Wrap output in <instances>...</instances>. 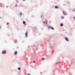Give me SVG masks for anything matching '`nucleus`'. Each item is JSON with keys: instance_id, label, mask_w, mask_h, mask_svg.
Here are the masks:
<instances>
[{"instance_id": "obj_20", "label": "nucleus", "mask_w": 75, "mask_h": 75, "mask_svg": "<svg viewBox=\"0 0 75 75\" xmlns=\"http://www.w3.org/2000/svg\"><path fill=\"white\" fill-rule=\"evenodd\" d=\"M73 12H74V11H75V9H73Z\"/></svg>"}, {"instance_id": "obj_36", "label": "nucleus", "mask_w": 75, "mask_h": 75, "mask_svg": "<svg viewBox=\"0 0 75 75\" xmlns=\"http://www.w3.org/2000/svg\"><path fill=\"white\" fill-rule=\"evenodd\" d=\"M50 47V48H51V47Z\"/></svg>"}, {"instance_id": "obj_18", "label": "nucleus", "mask_w": 75, "mask_h": 75, "mask_svg": "<svg viewBox=\"0 0 75 75\" xmlns=\"http://www.w3.org/2000/svg\"><path fill=\"white\" fill-rule=\"evenodd\" d=\"M33 28V29H34V30H35V29L36 30V27H35V28Z\"/></svg>"}, {"instance_id": "obj_38", "label": "nucleus", "mask_w": 75, "mask_h": 75, "mask_svg": "<svg viewBox=\"0 0 75 75\" xmlns=\"http://www.w3.org/2000/svg\"><path fill=\"white\" fill-rule=\"evenodd\" d=\"M48 42H49V40L48 41Z\"/></svg>"}, {"instance_id": "obj_29", "label": "nucleus", "mask_w": 75, "mask_h": 75, "mask_svg": "<svg viewBox=\"0 0 75 75\" xmlns=\"http://www.w3.org/2000/svg\"><path fill=\"white\" fill-rule=\"evenodd\" d=\"M28 75H30V74H28Z\"/></svg>"}, {"instance_id": "obj_39", "label": "nucleus", "mask_w": 75, "mask_h": 75, "mask_svg": "<svg viewBox=\"0 0 75 75\" xmlns=\"http://www.w3.org/2000/svg\"><path fill=\"white\" fill-rule=\"evenodd\" d=\"M72 33H71V34H72Z\"/></svg>"}, {"instance_id": "obj_3", "label": "nucleus", "mask_w": 75, "mask_h": 75, "mask_svg": "<svg viewBox=\"0 0 75 75\" xmlns=\"http://www.w3.org/2000/svg\"><path fill=\"white\" fill-rule=\"evenodd\" d=\"M25 37L26 38H27L28 37V32H26L25 33Z\"/></svg>"}, {"instance_id": "obj_25", "label": "nucleus", "mask_w": 75, "mask_h": 75, "mask_svg": "<svg viewBox=\"0 0 75 75\" xmlns=\"http://www.w3.org/2000/svg\"><path fill=\"white\" fill-rule=\"evenodd\" d=\"M16 7H17V6H18V5H15Z\"/></svg>"}, {"instance_id": "obj_11", "label": "nucleus", "mask_w": 75, "mask_h": 75, "mask_svg": "<svg viewBox=\"0 0 75 75\" xmlns=\"http://www.w3.org/2000/svg\"><path fill=\"white\" fill-rule=\"evenodd\" d=\"M18 70H21V68L20 67H18Z\"/></svg>"}, {"instance_id": "obj_30", "label": "nucleus", "mask_w": 75, "mask_h": 75, "mask_svg": "<svg viewBox=\"0 0 75 75\" xmlns=\"http://www.w3.org/2000/svg\"><path fill=\"white\" fill-rule=\"evenodd\" d=\"M51 21H49V23H51Z\"/></svg>"}, {"instance_id": "obj_35", "label": "nucleus", "mask_w": 75, "mask_h": 75, "mask_svg": "<svg viewBox=\"0 0 75 75\" xmlns=\"http://www.w3.org/2000/svg\"><path fill=\"white\" fill-rule=\"evenodd\" d=\"M35 47H36V46H34Z\"/></svg>"}, {"instance_id": "obj_19", "label": "nucleus", "mask_w": 75, "mask_h": 75, "mask_svg": "<svg viewBox=\"0 0 75 75\" xmlns=\"http://www.w3.org/2000/svg\"><path fill=\"white\" fill-rule=\"evenodd\" d=\"M48 23H47V21H46V24H47Z\"/></svg>"}, {"instance_id": "obj_28", "label": "nucleus", "mask_w": 75, "mask_h": 75, "mask_svg": "<svg viewBox=\"0 0 75 75\" xmlns=\"http://www.w3.org/2000/svg\"><path fill=\"white\" fill-rule=\"evenodd\" d=\"M36 50H38V49L37 48H36Z\"/></svg>"}, {"instance_id": "obj_27", "label": "nucleus", "mask_w": 75, "mask_h": 75, "mask_svg": "<svg viewBox=\"0 0 75 75\" xmlns=\"http://www.w3.org/2000/svg\"><path fill=\"white\" fill-rule=\"evenodd\" d=\"M73 18L74 20H75V17H74Z\"/></svg>"}, {"instance_id": "obj_4", "label": "nucleus", "mask_w": 75, "mask_h": 75, "mask_svg": "<svg viewBox=\"0 0 75 75\" xmlns=\"http://www.w3.org/2000/svg\"><path fill=\"white\" fill-rule=\"evenodd\" d=\"M48 28H51V29H52V30H54V28L53 27H51V26H48Z\"/></svg>"}, {"instance_id": "obj_6", "label": "nucleus", "mask_w": 75, "mask_h": 75, "mask_svg": "<svg viewBox=\"0 0 75 75\" xmlns=\"http://www.w3.org/2000/svg\"><path fill=\"white\" fill-rule=\"evenodd\" d=\"M14 54L15 55H17V51H15V52H14Z\"/></svg>"}, {"instance_id": "obj_15", "label": "nucleus", "mask_w": 75, "mask_h": 75, "mask_svg": "<svg viewBox=\"0 0 75 75\" xmlns=\"http://www.w3.org/2000/svg\"><path fill=\"white\" fill-rule=\"evenodd\" d=\"M60 62H57V63H56V64H58Z\"/></svg>"}, {"instance_id": "obj_26", "label": "nucleus", "mask_w": 75, "mask_h": 75, "mask_svg": "<svg viewBox=\"0 0 75 75\" xmlns=\"http://www.w3.org/2000/svg\"><path fill=\"white\" fill-rule=\"evenodd\" d=\"M43 23H45V21H43Z\"/></svg>"}, {"instance_id": "obj_5", "label": "nucleus", "mask_w": 75, "mask_h": 75, "mask_svg": "<svg viewBox=\"0 0 75 75\" xmlns=\"http://www.w3.org/2000/svg\"><path fill=\"white\" fill-rule=\"evenodd\" d=\"M65 40L66 41H69V39H68V38H65Z\"/></svg>"}, {"instance_id": "obj_13", "label": "nucleus", "mask_w": 75, "mask_h": 75, "mask_svg": "<svg viewBox=\"0 0 75 75\" xmlns=\"http://www.w3.org/2000/svg\"><path fill=\"white\" fill-rule=\"evenodd\" d=\"M22 15V13H21V12H20V16H21Z\"/></svg>"}, {"instance_id": "obj_12", "label": "nucleus", "mask_w": 75, "mask_h": 75, "mask_svg": "<svg viewBox=\"0 0 75 75\" xmlns=\"http://www.w3.org/2000/svg\"><path fill=\"white\" fill-rule=\"evenodd\" d=\"M0 7H2V3L0 4Z\"/></svg>"}, {"instance_id": "obj_1", "label": "nucleus", "mask_w": 75, "mask_h": 75, "mask_svg": "<svg viewBox=\"0 0 75 75\" xmlns=\"http://www.w3.org/2000/svg\"><path fill=\"white\" fill-rule=\"evenodd\" d=\"M63 13L64 16H66V15H67V12H65V11H63Z\"/></svg>"}, {"instance_id": "obj_23", "label": "nucleus", "mask_w": 75, "mask_h": 75, "mask_svg": "<svg viewBox=\"0 0 75 75\" xmlns=\"http://www.w3.org/2000/svg\"><path fill=\"white\" fill-rule=\"evenodd\" d=\"M33 63H35V61H33Z\"/></svg>"}, {"instance_id": "obj_8", "label": "nucleus", "mask_w": 75, "mask_h": 75, "mask_svg": "<svg viewBox=\"0 0 75 75\" xmlns=\"http://www.w3.org/2000/svg\"><path fill=\"white\" fill-rule=\"evenodd\" d=\"M54 7L55 8H58V6H55Z\"/></svg>"}, {"instance_id": "obj_10", "label": "nucleus", "mask_w": 75, "mask_h": 75, "mask_svg": "<svg viewBox=\"0 0 75 75\" xmlns=\"http://www.w3.org/2000/svg\"><path fill=\"white\" fill-rule=\"evenodd\" d=\"M23 24H25V21H23Z\"/></svg>"}, {"instance_id": "obj_22", "label": "nucleus", "mask_w": 75, "mask_h": 75, "mask_svg": "<svg viewBox=\"0 0 75 75\" xmlns=\"http://www.w3.org/2000/svg\"><path fill=\"white\" fill-rule=\"evenodd\" d=\"M42 17H43V15H42L41 16V18H42Z\"/></svg>"}, {"instance_id": "obj_34", "label": "nucleus", "mask_w": 75, "mask_h": 75, "mask_svg": "<svg viewBox=\"0 0 75 75\" xmlns=\"http://www.w3.org/2000/svg\"><path fill=\"white\" fill-rule=\"evenodd\" d=\"M64 6H65V4H64Z\"/></svg>"}, {"instance_id": "obj_33", "label": "nucleus", "mask_w": 75, "mask_h": 75, "mask_svg": "<svg viewBox=\"0 0 75 75\" xmlns=\"http://www.w3.org/2000/svg\"><path fill=\"white\" fill-rule=\"evenodd\" d=\"M63 31H65V30H63Z\"/></svg>"}, {"instance_id": "obj_24", "label": "nucleus", "mask_w": 75, "mask_h": 75, "mask_svg": "<svg viewBox=\"0 0 75 75\" xmlns=\"http://www.w3.org/2000/svg\"><path fill=\"white\" fill-rule=\"evenodd\" d=\"M36 50H35V52H34V54L35 53V52H36Z\"/></svg>"}, {"instance_id": "obj_16", "label": "nucleus", "mask_w": 75, "mask_h": 75, "mask_svg": "<svg viewBox=\"0 0 75 75\" xmlns=\"http://www.w3.org/2000/svg\"><path fill=\"white\" fill-rule=\"evenodd\" d=\"M61 18H62V19H63V18H64V16H61Z\"/></svg>"}, {"instance_id": "obj_31", "label": "nucleus", "mask_w": 75, "mask_h": 75, "mask_svg": "<svg viewBox=\"0 0 75 75\" xmlns=\"http://www.w3.org/2000/svg\"><path fill=\"white\" fill-rule=\"evenodd\" d=\"M1 28V26H0V28Z\"/></svg>"}, {"instance_id": "obj_14", "label": "nucleus", "mask_w": 75, "mask_h": 75, "mask_svg": "<svg viewBox=\"0 0 75 75\" xmlns=\"http://www.w3.org/2000/svg\"><path fill=\"white\" fill-rule=\"evenodd\" d=\"M54 50H53L52 51V54H54Z\"/></svg>"}, {"instance_id": "obj_9", "label": "nucleus", "mask_w": 75, "mask_h": 75, "mask_svg": "<svg viewBox=\"0 0 75 75\" xmlns=\"http://www.w3.org/2000/svg\"><path fill=\"white\" fill-rule=\"evenodd\" d=\"M14 42L16 43L17 42V40H14Z\"/></svg>"}, {"instance_id": "obj_17", "label": "nucleus", "mask_w": 75, "mask_h": 75, "mask_svg": "<svg viewBox=\"0 0 75 75\" xmlns=\"http://www.w3.org/2000/svg\"><path fill=\"white\" fill-rule=\"evenodd\" d=\"M45 59H44V58L43 57L42 58V60H44Z\"/></svg>"}, {"instance_id": "obj_32", "label": "nucleus", "mask_w": 75, "mask_h": 75, "mask_svg": "<svg viewBox=\"0 0 75 75\" xmlns=\"http://www.w3.org/2000/svg\"><path fill=\"white\" fill-rule=\"evenodd\" d=\"M23 0V1H25V0Z\"/></svg>"}, {"instance_id": "obj_21", "label": "nucleus", "mask_w": 75, "mask_h": 75, "mask_svg": "<svg viewBox=\"0 0 75 75\" xmlns=\"http://www.w3.org/2000/svg\"><path fill=\"white\" fill-rule=\"evenodd\" d=\"M9 24V23H6V25H8Z\"/></svg>"}, {"instance_id": "obj_2", "label": "nucleus", "mask_w": 75, "mask_h": 75, "mask_svg": "<svg viewBox=\"0 0 75 75\" xmlns=\"http://www.w3.org/2000/svg\"><path fill=\"white\" fill-rule=\"evenodd\" d=\"M2 54H6V50H3L2 52Z\"/></svg>"}, {"instance_id": "obj_37", "label": "nucleus", "mask_w": 75, "mask_h": 75, "mask_svg": "<svg viewBox=\"0 0 75 75\" xmlns=\"http://www.w3.org/2000/svg\"><path fill=\"white\" fill-rule=\"evenodd\" d=\"M73 61L74 62V61Z\"/></svg>"}, {"instance_id": "obj_7", "label": "nucleus", "mask_w": 75, "mask_h": 75, "mask_svg": "<svg viewBox=\"0 0 75 75\" xmlns=\"http://www.w3.org/2000/svg\"><path fill=\"white\" fill-rule=\"evenodd\" d=\"M63 25H64V24H63V23H62L60 24V26H61V27H62Z\"/></svg>"}]
</instances>
